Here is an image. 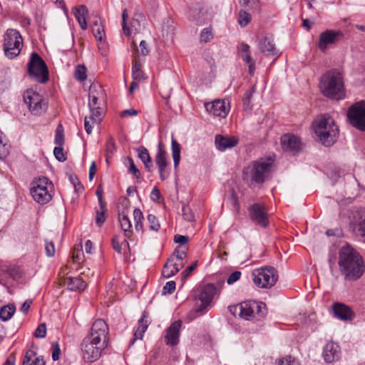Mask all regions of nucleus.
<instances>
[{"instance_id":"nucleus-1","label":"nucleus","mask_w":365,"mask_h":365,"mask_svg":"<svg viewBox=\"0 0 365 365\" xmlns=\"http://www.w3.org/2000/svg\"><path fill=\"white\" fill-rule=\"evenodd\" d=\"M108 327L103 319L96 320L90 334L86 336L81 344L83 359L87 362L97 361L102 351L108 346Z\"/></svg>"},{"instance_id":"nucleus-2","label":"nucleus","mask_w":365,"mask_h":365,"mask_svg":"<svg viewBox=\"0 0 365 365\" xmlns=\"http://www.w3.org/2000/svg\"><path fill=\"white\" fill-rule=\"evenodd\" d=\"M338 264L340 272L346 280H357L363 275L365 270L362 257L348 245L340 248Z\"/></svg>"},{"instance_id":"nucleus-3","label":"nucleus","mask_w":365,"mask_h":365,"mask_svg":"<svg viewBox=\"0 0 365 365\" xmlns=\"http://www.w3.org/2000/svg\"><path fill=\"white\" fill-rule=\"evenodd\" d=\"M319 87L322 93L330 98L341 100L345 97L343 75L339 69L327 71L321 77Z\"/></svg>"},{"instance_id":"nucleus-4","label":"nucleus","mask_w":365,"mask_h":365,"mask_svg":"<svg viewBox=\"0 0 365 365\" xmlns=\"http://www.w3.org/2000/svg\"><path fill=\"white\" fill-rule=\"evenodd\" d=\"M312 127L318 140L324 146L329 147L336 140L339 130L331 116L320 115L312 123Z\"/></svg>"},{"instance_id":"nucleus-5","label":"nucleus","mask_w":365,"mask_h":365,"mask_svg":"<svg viewBox=\"0 0 365 365\" xmlns=\"http://www.w3.org/2000/svg\"><path fill=\"white\" fill-rule=\"evenodd\" d=\"M229 309L233 313L239 309L240 316L247 320L259 319L267 314L265 304L255 300L246 301L236 306H230Z\"/></svg>"},{"instance_id":"nucleus-6","label":"nucleus","mask_w":365,"mask_h":365,"mask_svg":"<svg viewBox=\"0 0 365 365\" xmlns=\"http://www.w3.org/2000/svg\"><path fill=\"white\" fill-rule=\"evenodd\" d=\"M52 182L46 177L36 178L31 182L30 190L34 200L39 204H46L51 198Z\"/></svg>"},{"instance_id":"nucleus-7","label":"nucleus","mask_w":365,"mask_h":365,"mask_svg":"<svg viewBox=\"0 0 365 365\" xmlns=\"http://www.w3.org/2000/svg\"><path fill=\"white\" fill-rule=\"evenodd\" d=\"M23 38L16 29H9L4 35V51L6 56L12 59L16 57L21 51Z\"/></svg>"},{"instance_id":"nucleus-8","label":"nucleus","mask_w":365,"mask_h":365,"mask_svg":"<svg viewBox=\"0 0 365 365\" xmlns=\"http://www.w3.org/2000/svg\"><path fill=\"white\" fill-rule=\"evenodd\" d=\"M29 75L36 82L45 83L48 81V70L43 59L36 53H32L28 63Z\"/></svg>"},{"instance_id":"nucleus-9","label":"nucleus","mask_w":365,"mask_h":365,"mask_svg":"<svg viewBox=\"0 0 365 365\" xmlns=\"http://www.w3.org/2000/svg\"><path fill=\"white\" fill-rule=\"evenodd\" d=\"M252 277L255 285L260 288H270L278 279L277 272L272 267L256 269L252 272Z\"/></svg>"},{"instance_id":"nucleus-10","label":"nucleus","mask_w":365,"mask_h":365,"mask_svg":"<svg viewBox=\"0 0 365 365\" xmlns=\"http://www.w3.org/2000/svg\"><path fill=\"white\" fill-rule=\"evenodd\" d=\"M272 165V162L257 160L244 171V175H249L252 181L262 184L269 176Z\"/></svg>"},{"instance_id":"nucleus-11","label":"nucleus","mask_w":365,"mask_h":365,"mask_svg":"<svg viewBox=\"0 0 365 365\" xmlns=\"http://www.w3.org/2000/svg\"><path fill=\"white\" fill-rule=\"evenodd\" d=\"M216 293V287L213 284H207L202 287L195 299L197 300L195 311L201 315L207 312Z\"/></svg>"},{"instance_id":"nucleus-12","label":"nucleus","mask_w":365,"mask_h":365,"mask_svg":"<svg viewBox=\"0 0 365 365\" xmlns=\"http://www.w3.org/2000/svg\"><path fill=\"white\" fill-rule=\"evenodd\" d=\"M128 18V10L125 9L122 14V28L124 34L127 36H130L133 34L140 32L143 29V25L141 23L143 19V16H142L140 14H135L130 21L129 25H128L127 23Z\"/></svg>"},{"instance_id":"nucleus-13","label":"nucleus","mask_w":365,"mask_h":365,"mask_svg":"<svg viewBox=\"0 0 365 365\" xmlns=\"http://www.w3.org/2000/svg\"><path fill=\"white\" fill-rule=\"evenodd\" d=\"M343 37L344 34L341 31L326 30L320 34L317 46L322 51H324L329 46L336 43Z\"/></svg>"},{"instance_id":"nucleus-14","label":"nucleus","mask_w":365,"mask_h":365,"mask_svg":"<svg viewBox=\"0 0 365 365\" xmlns=\"http://www.w3.org/2000/svg\"><path fill=\"white\" fill-rule=\"evenodd\" d=\"M249 214L252 221L263 227L269 225L267 214L264 207L258 203L253 204L249 207Z\"/></svg>"},{"instance_id":"nucleus-15","label":"nucleus","mask_w":365,"mask_h":365,"mask_svg":"<svg viewBox=\"0 0 365 365\" xmlns=\"http://www.w3.org/2000/svg\"><path fill=\"white\" fill-rule=\"evenodd\" d=\"M23 97L30 111H39L42 109V106L45 105L41 96L32 89L26 91Z\"/></svg>"},{"instance_id":"nucleus-16","label":"nucleus","mask_w":365,"mask_h":365,"mask_svg":"<svg viewBox=\"0 0 365 365\" xmlns=\"http://www.w3.org/2000/svg\"><path fill=\"white\" fill-rule=\"evenodd\" d=\"M206 110L212 114H228L230 110V103L228 99H216L205 103Z\"/></svg>"},{"instance_id":"nucleus-17","label":"nucleus","mask_w":365,"mask_h":365,"mask_svg":"<svg viewBox=\"0 0 365 365\" xmlns=\"http://www.w3.org/2000/svg\"><path fill=\"white\" fill-rule=\"evenodd\" d=\"M182 322L180 320L175 321L165 331V341L166 344L174 346L179 343V336Z\"/></svg>"},{"instance_id":"nucleus-18","label":"nucleus","mask_w":365,"mask_h":365,"mask_svg":"<svg viewBox=\"0 0 365 365\" xmlns=\"http://www.w3.org/2000/svg\"><path fill=\"white\" fill-rule=\"evenodd\" d=\"M281 144L285 151L297 153L301 149L299 139L292 134H284L281 137Z\"/></svg>"},{"instance_id":"nucleus-19","label":"nucleus","mask_w":365,"mask_h":365,"mask_svg":"<svg viewBox=\"0 0 365 365\" xmlns=\"http://www.w3.org/2000/svg\"><path fill=\"white\" fill-rule=\"evenodd\" d=\"M259 50L267 56L278 57V53L272 36L268 34L262 36L259 41Z\"/></svg>"},{"instance_id":"nucleus-20","label":"nucleus","mask_w":365,"mask_h":365,"mask_svg":"<svg viewBox=\"0 0 365 365\" xmlns=\"http://www.w3.org/2000/svg\"><path fill=\"white\" fill-rule=\"evenodd\" d=\"M61 283L70 291H83L86 287V282L79 277H66L61 279Z\"/></svg>"},{"instance_id":"nucleus-21","label":"nucleus","mask_w":365,"mask_h":365,"mask_svg":"<svg viewBox=\"0 0 365 365\" xmlns=\"http://www.w3.org/2000/svg\"><path fill=\"white\" fill-rule=\"evenodd\" d=\"M323 356L326 362L331 363L340 358V347L338 344L329 342L324 347Z\"/></svg>"},{"instance_id":"nucleus-22","label":"nucleus","mask_w":365,"mask_h":365,"mask_svg":"<svg viewBox=\"0 0 365 365\" xmlns=\"http://www.w3.org/2000/svg\"><path fill=\"white\" fill-rule=\"evenodd\" d=\"M184 264L182 262H178L175 257H170L162 270V274L165 278H170L178 273Z\"/></svg>"},{"instance_id":"nucleus-23","label":"nucleus","mask_w":365,"mask_h":365,"mask_svg":"<svg viewBox=\"0 0 365 365\" xmlns=\"http://www.w3.org/2000/svg\"><path fill=\"white\" fill-rule=\"evenodd\" d=\"M216 148L224 151L227 148H232L237 145V140L235 137H225L220 135L215 136V140Z\"/></svg>"},{"instance_id":"nucleus-24","label":"nucleus","mask_w":365,"mask_h":365,"mask_svg":"<svg viewBox=\"0 0 365 365\" xmlns=\"http://www.w3.org/2000/svg\"><path fill=\"white\" fill-rule=\"evenodd\" d=\"M333 310L335 317L339 319L349 320L351 319V310L341 303H335L333 306Z\"/></svg>"},{"instance_id":"nucleus-25","label":"nucleus","mask_w":365,"mask_h":365,"mask_svg":"<svg viewBox=\"0 0 365 365\" xmlns=\"http://www.w3.org/2000/svg\"><path fill=\"white\" fill-rule=\"evenodd\" d=\"M138 157L141 160L145 165V169L151 173L153 170V164L147 148L144 146H140L137 148Z\"/></svg>"},{"instance_id":"nucleus-26","label":"nucleus","mask_w":365,"mask_h":365,"mask_svg":"<svg viewBox=\"0 0 365 365\" xmlns=\"http://www.w3.org/2000/svg\"><path fill=\"white\" fill-rule=\"evenodd\" d=\"M87 12V8L84 5H80L73 9V14L83 30H86L87 29V23L86 20V15Z\"/></svg>"},{"instance_id":"nucleus-27","label":"nucleus","mask_w":365,"mask_h":365,"mask_svg":"<svg viewBox=\"0 0 365 365\" xmlns=\"http://www.w3.org/2000/svg\"><path fill=\"white\" fill-rule=\"evenodd\" d=\"M148 327V319H146L145 316L143 315V317H141L138 320V327L134 331L133 339L131 341V344H133L134 341L137 339H143V334L145 332Z\"/></svg>"},{"instance_id":"nucleus-28","label":"nucleus","mask_w":365,"mask_h":365,"mask_svg":"<svg viewBox=\"0 0 365 365\" xmlns=\"http://www.w3.org/2000/svg\"><path fill=\"white\" fill-rule=\"evenodd\" d=\"M118 220L120 225V227L122 230L124 232L125 236L126 237H129L132 234V225L130 220H129L127 215H125L123 212L122 213H119Z\"/></svg>"},{"instance_id":"nucleus-29","label":"nucleus","mask_w":365,"mask_h":365,"mask_svg":"<svg viewBox=\"0 0 365 365\" xmlns=\"http://www.w3.org/2000/svg\"><path fill=\"white\" fill-rule=\"evenodd\" d=\"M155 162L158 167H166L167 159H166V151L164 149V145L163 143H159L158 152L155 157Z\"/></svg>"},{"instance_id":"nucleus-30","label":"nucleus","mask_w":365,"mask_h":365,"mask_svg":"<svg viewBox=\"0 0 365 365\" xmlns=\"http://www.w3.org/2000/svg\"><path fill=\"white\" fill-rule=\"evenodd\" d=\"M22 365H45V362L43 359L36 357L34 352L28 351L24 356Z\"/></svg>"},{"instance_id":"nucleus-31","label":"nucleus","mask_w":365,"mask_h":365,"mask_svg":"<svg viewBox=\"0 0 365 365\" xmlns=\"http://www.w3.org/2000/svg\"><path fill=\"white\" fill-rule=\"evenodd\" d=\"M102 120L103 118H101V115H86L84 119V127L86 133L88 134H91L93 126L97 123H100Z\"/></svg>"},{"instance_id":"nucleus-32","label":"nucleus","mask_w":365,"mask_h":365,"mask_svg":"<svg viewBox=\"0 0 365 365\" xmlns=\"http://www.w3.org/2000/svg\"><path fill=\"white\" fill-rule=\"evenodd\" d=\"M349 123L356 129L365 131V115H347Z\"/></svg>"},{"instance_id":"nucleus-33","label":"nucleus","mask_w":365,"mask_h":365,"mask_svg":"<svg viewBox=\"0 0 365 365\" xmlns=\"http://www.w3.org/2000/svg\"><path fill=\"white\" fill-rule=\"evenodd\" d=\"M172 155L174 162V167L177 168L180 161L181 148L178 141L173 137L171 141Z\"/></svg>"},{"instance_id":"nucleus-34","label":"nucleus","mask_w":365,"mask_h":365,"mask_svg":"<svg viewBox=\"0 0 365 365\" xmlns=\"http://www.w3.org/2000/svg\"><path fill=\"white\" fill-rule=\"evenodd\" d=\"M132 76L134 80H143L145 78V75L141 69L140 63L136 59V57H133V66H132Z\"/></svg>"},{"instance_id":"nucleus-35","label":"nucleus","mask_w":365,"mask_h":365,"mask_svg":"<svg viewBox=\"0 0 365 365\" xmlns=\"http://www.w3.org/2000/svg\"><path fill=\"white\" fill-rule=\"evenodd\" d=\"M16 307L14 304L6 305L0 309V318L2 321L6 322L9 320L14 315Z\"/></svg>"},{"instance_id":"nucleus-36","label":"nucleus","mask_w":365,"mask_h":365,"mask_svg":"<svg viewBox=\"0 0 365 365\" xmlns=\"http://www.w3.org/2000/svg\"><path fill=\"white\" fill-rule=\"evenodd\" d=\"M98 97L95 96L92 91L90 90L89 93V103L88 106L90 107L91 111L92 114H101V111L100 110V107L98 106Z\"/></svg>"},{"instance_id":"nucleus-37","label":"nucleus","mask_w":365,"mask_h":365,"mask_svg":"<svg viewBox=\"0 0 365 365\" xmlns=\"http://www.w3.org/2000/svg\"><path fill=\"white\" fill-rule=\"evenodd\" d=\"M346 114H365V101H360L352 104Z\"/></svg>"},{"instance_id":"nucleus-38","label":"nucleus","mask_w":365,"mask_h":365,"mask_svg":"<svg viewBox=\"0 0 365 365\" xmlns=\"http://www.w3.org/2000/svg\"><path fill=\"white\" fill-rule=\"evenodd\" d=\"M64 128L63 125L60 123L58 125L56 129L54 143L57 146H63L64 145Z\"/></svg>"},{"instance_id":"nucleus-39","label":"nucleus","mask_w":365,"mask_h":365,"mask_svg":"<svg viewBox=\"0 0 365 365\" xmlns=\"http://www.w3.org/2000/svg\"><path fill=\"white\" fill-rule=\"evenodd\" d=\"M127 160L129 163L128 168V173L133 174L135 177L138 182H140L142 179L140 170L137 168L131 158L128 157Z\"/></svg>"},{"instance_id":"nucleus-40","label":"nucleus","mask_w":365,"mask_h":365,"mask_svg":"<svg viewBox=\"0 0 365 365\" xmlns=\"http://www.w3.org/2000/svg\"><path fill=\"white\" fill-rule=\"evenodd\" d=\"M9 153V145L7 144L5 137L0 131V158H5Z\"/></svg>"},{"instance_id":"nucleus-41","label":"nucleus","mask_w":365,"mask_h":365,"mask_svg":"<svg viewBox=\"0 0 365 365\" xmlns=\"http://www.w3.org/2000/svg\"><path fill=\"white\" fill-rule=\"evenodd\" d=\"M106 207H103V208L100 207V210L96 212L95 222L99 227H101L106 221Z\"/></svg>"},{"instance_id":"nucleus-42","label":"nucleus","mask_w":365,"mask_h":365,"mask_svg":"<svg viewBox=\"0 0 365 365\" xmlns=\"http://www.w3.org/2000/svg\"><path fill=\"white\" fill-rule=\"evenodd\" d=\"M276 365H301L299 361L291 356H286L279 359L276 361Z\"/></svg>"},{"instance_id":"nucleus-43","label":"nucleus","mask_w":365,"mask_h":365,"mask_svg":"<svg viewBox=\"0 0 365 365\" xmlns=\"http://www.w3.org/2000/svg\"><path fill=\"white\" fill-rule=\"evenodd\" d=\"M86 68L83 65H78L75 70V78L79 81H83L86 79Z\"/></svg>"},{"instance_id":"nucleus-44","label":"nucleus","mask_w":365,"mask_h":365,"mask_svg":"<svg viewBox=\"0 0 365 365\" xmlns=\"http://www.w3.org/2000/svg\"><path fill=\"white\" fill-rule=\"evenodd\" d=\"M186 250L187 249L185 247H178L170 257H175L177 262H182L186 257Z\"/></svg>"},{"instance_id":"nucleus-45","label":"nucleus","mask_w":365,"mask_h":365,"mask_svg":"<svg viewBox=\"0 0 365 365\" xmlns=\"http://www.w3.org/2000/svg\"><path fill=\"white\" fill-rule=\"evenodd\" d=\"M251 20V16L245 11L241 10L239 12L238 23L242 26H247Z\"/></svg>"},{"instance_id":"nucleus-46","label":"nucleus","mask_w":365,"mask_h":365,"mask_svg":"<svg viewBox=\"0 0 365 365\" xmlns=\"http://www.w3.org/2000/svg\"><path fill=\"white\" fill-rule=\"evenodd\" d=\"M115 150V144L114 139L113 138H110L106 145V160L108 161L110 155H112Z\"/></svg>"},{"instance_id":"nucleus-47","label":"nucleus","mask_w":365,"mask_h":365,"mask_svg":"<svg viewBox=\"0 0 365 365\" xmlns=\"http://www.w3.org/2000/svg\"><path fill=\"white\" fill-rule=\"evenodd\" d=\"M147 218L149 222L150 229L154 231H158L160 229V225L157 217L153 214H149Z\"/></svg>"},{"instance_id":"nucleus-48","label":"nucleus","mask_w":365,"mask_h":365,"mask_svg":"<svg viewBox=\"0 0 365 365\" xmlns=\"http://www.w3.org/2000/svg\"><path fill=\"white\" fill-rule=\"evenodd\" d=\"M112 246H113V248L118 252V253H121V246L123 245H124L126 247H128L129 245L128 243V242L125 240H123V242L121 243V245L120 244V240H119V237L118 236H115L114 237H113L112 239Z\"/></svg>"},{"instance_id":"nucleus-49","label":"nucleus","mask_w":365,"mask_h":365,"mask_svg":"<svg viewBox=\"0 0 365 365\" xmlns=\"http://www.w3.org/2000/svg\"><path fill=\"white\" fill-rule=\"evenodd\" d=\"M53 154L56 160L59 162H64L66 160V156L63 152V146L55 147Z\"/></svg>"},{"instance_id":"nucleus-50","label":"nucleus","mask_w":365,"mask_h":365,"mask_svg":"<svg viewBox=\"0 0 365 365\" xmlns=\"http://www.w3.org/2000/svg\"><path fill=\"white\" fill-rule=\"evenodd\" d=\"M182 212L183 217L185 220L188 222H192L194 220V214L189 206L183 205L182 207Z\"/></svg>"},{"instance_id":"nucleus-51","label":"nucleus","mask_w":365,"mask_h":365,"mask_svg":"<svg viewBox=\"0 0 365 365\" xmlns=\"http://www.w3.org/2000/svg\"><path fill=\"white\" fill-rule=\"evenodd\" d=\"M3 271H6V274L11 278L12 279H17L21 277V272L19 269L15 267H9L6 270L3 269Z\"/></svg>"},{"instance_id":"nucleus-52","label":"nucleus","mask_w":365,"mask_h":365,"mask_svg":"<svg viewBox=\"0 0 365 365\" xmlns=\"http://www.w3.org/2000/svg\"><path fill=\"white\" fill-rule=\"evenodd\" d=\"M46 335V326L45 323L40 324L34 331L36 338H44Z\"/></svg>"},{"instance_id":"nucleus-53","label":"nucleus","mask_w":365,"mask_h":365,"mask_svg":"<svg viewBox=\"0 0 365 365\" xmlns=\"http://www.w3.org/2000/svg\"><path fill=\"white\" fill-rule=\"evenodd\" d=\"M175 289V282L174 281L168 282L163 288V294H170Z\"/></svg>"},{"instance_id":"nucleus-54","label":"nucleus","mask_w":365,"mask_h":365,"mask_svg":"<svg viewBox=\"0 0 365 365\" xmlns=\"http://www.w3.org/2000/svg\"><path fill=\"white\" fill-rule=\"evenodd\" d=\"M52 349V359L53 361H57L59 359V356L61 354V349L59 344L58 342H53L51 345Z\"/></svg>"},{"instance_id":"nucleus-55","label":"nucleus","mask_w":365,"mask_h":365,"mask_svg":"<svg viewBox=\"0 0 365 365\" xmlns=\"http://www.w3.org/2000/svg\"><path fill=\"white\" fill-rule=\"evenodd\" d=\"M212 38V34L210 29H204L200 34V41L207 42Z\"/></svg>"},{"instance_id":"nucleus-56","label":"nucleus","mask_w":365,"mask_h":365,"mask_svg":"<svg viewBox=\"0 0 365 365\" xmlns=\"http://www.w3.org/2000/svg\"><path fill=\"white\" fill-rule=\"evenodd\" d=\"M241 275H242V273L240 271L233 272L232 273H231L229 275V277L227 279V283L228 284H234L235 282H236L237 281H238L240 279Z\"/></svg>"},{"instance_id":"nucleus-57","label":"nucleus","mask_w":365,"mask_h":365,"mask_svg":"<svg viewBox=\"0 0 365 365\" xmlns=\"http://www.w3.org/2000/svg\"><path fill=\"white\" fill-rule=\"evenodd\" d=\"M45 250L47 256L52 257L55 254V247L53 242H45Z\"/></svg>"},{"instance_id":"nucleus-58","label":"nucleus","mask_w":365,"mask_h":365,"mask_svg":"<svg viewBox=\"0 0 365 365\" xmlns=\"http://www.w3.org/2000/svg\"><path fill=\"white\" fill-rule=\"evenodd\" d=\"M92 31L93 33V35L95 38L98 40H101L103 38V36L104 34V29L103 26H97V28H95L94 26L91 27Z\"/></svg>"},{"instance_id":"nucleus-59","label":"nucleus","mask_w":365,"mask_h":365,"mask_svg":"<svg viewBox=\"0 0 365 365\" xmlns=\"http://www.w3.org/2000/svg\"><path fill=\"white\" fill-rule=\"evenodd\" d=\"M197 262L195 261L190 267H188L185 271H183V272L182 273V279L184 280L189 275H190L192 272L197 267Z\"/></svg>"},{"instance_id":"nucleus-60","label":"nucleus","mask_w":365,"mask_h":365,"mask_svg":"<svg viewBox=\"0 0 365 365\" xmlns=\"http://www.w3.org/2000/svg\"><path fill=\"white\" fill-rule=\"evenodd\" d=\"M189 240V237L185 235H175L174 237V242L175 243L180 244V245H184Z\"/></svg>"},{"instance_id":"nucleus-61","label":"nucleus","mask_w":365,"mask_h":365,"mask_svg":"<svg viewBox=\"0 0 365 365\" xmlns=\"http://www.w3.org/2000/svg\"><path fill=\"white\" fill-rule=\"evenodd\" d=\"M161 198V194L156 187H155L150 193V199L154 202H160V200Z\"/></svg>"},{"instance_id":"nucleus-62","label":"nucleus","mask_w":365,"mask_h":365,"mask_svg":"<svg viewBox=\"0 0 365 365\" xmlns=\"http://www.w3.org/2000/svg\"><path fill=\"white\" fill-rule=\"evenodd\" d=\"M133 218L135 222H143L144 217L140 209L135 208L133 211Z\"/></svg>"},{"instance_id":"nucleus-63","label":"nucleus","mask_w":365,"mask_h":365,"mask_svg":"<svg viewBox=\"0 0 365 365\" xmlns=\"http://www.w3.org/2000/svg\"><path fill=\"white\" fill-rule=\"evenodd\" d=\"M32 302H33L31 299L26 300L20 308L21 312H23L24 314H26L29 312L31 305L32 304Z\"/></svg>"},{"instance_id":"nucleus-64","label":"nucleus","mask_w":365,"mask_h":365,"mask_svg":"<svg viewBox=\"0 0 365 365\" xmlns=\"http://www.w3.org/2000/svg\"><path fill=\"white\" fill-rule=\"evenodd\" d=\"M140 53L143 55V56H146L149 53V49L147 46V43L145 42V41H141L140 43Z\"/></svg>"}]
</instances>
